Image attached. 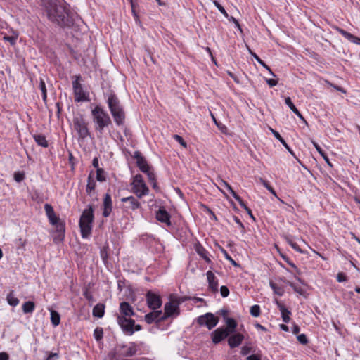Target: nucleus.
<instances>
[{"mask_svg": "<svg viewBox=\"0 0 360 360\" xmlns=\"http://www.w3.org/2000/svg\"><path fill=\"white\" fill-rule=\"evenodd\" d=\"M229 335V331L224 328H218L211 333L212 342L215 345L219 344Z\"/></svg>", "mask_w": 360, "mask_h": 360, "instance_id": "nucleus-12", "label": "nucleus"}, {"mask_svg": "<svg viewBox=\"0 0 360 360\" xmlns=\"http://www.w3.org/2000/svg\"><path fill=\"white\" fill-rule=\"evenodd\" d=\"M51 321L53 326H57L60 324V314L55 310L51 309Z\"/></svg>", "mask_w": 360, "mask_h": 360, "instance_id": "nucleus-31", "label": "nucleus"}, {"mask_svg": "<svg viewBox=\"0 0 360 360\" xmlns=\"http://www.w3.org/2000/svg\"><path fill=\"white\" fill-rule=\"evenodd\" d=\"M25 178V174L22 172H15L14 174V179L17 182H21Z\"/></svg>", "mask_w": 360, "mask_h": 360, "instance_id": "nucleus-51", "label": "nucleus"}, {"mask_svg": "<svg viewBox=\"0 0 360 360\" xmlns=\"http://www.w3.org/2000/svg\"><path fill=\"white\" fill-rule=\"evenodd\" d=\"M111 113L112 112H119V111H124L123 109H122V107L121 106V105L114 108L113 109L110 110Z\"/></svg>", "mask_w": 360, "mask_h": 360, "instance_id": "nucleus-62", "label": "nucleus"}, {"mask_svg": "<svg viewBox=\"0 0 360 360\" xmlns=\"http://www.w3.org/2000/svg\"><path fill=\"white\" fill-rule=\"evenodd\" d=\"M285 103L292 112H295V110L297 109L292 102L291 98L290 97H286L285 98Z\"/></svg>", "mask_w": 360, "mask_h": 360, "instance_id": "nucleus-45", "label": "nucleus"}, {"mask_svg": "<svg viewBox=\"0 0 360 360\" xmlns=\"http://www.w3.org/2000/svg\"><path fill=\"white\" fill-rule=\"evenodd\" d=\"M174 139L177 141L179 142L184 148H186L187 147V144L184 141V139L179 136V135H177V134H175L174 135Z\"/></svg>", "mask_w": 360, "mask_h": 360, "instance_id": "nucleus-48", "label": "nucleus"}, {"mask_svg": "<svg viewBox=\"0 0 360 360\" xmlns=\"http://www.w3.org/2000/svg\"><path fill=\"white\" fill-rule=\"evenodd\" d=\"M266 83L271 86H275L278 84V81L274 79H266Z\"/></svg>", "mask_w": 360, "mask_h": 360, "instance_id": "nucleus-57", "label": "nucleus"}, {"mask_svg": "<svg viewBox=\"0 0 360 360\" xmlns=\"http://www.w3.org/2000/svg\"><path fill=\"white\" fill-rule=\"evenodd\" d=\"M288 285L292 287L293 288V290L299 293L300 295H302L303 292H304V290L303 289L300 287V286H297L296 285H295L294 283H291V282H288Z\"/></svg>", "mask_w": 360, "mask_h": 360, "instance_id": "nucleus-49", "label": "nucleus"}, {"mask_svg": "<svg viewBox=\"0 0 360 360\" xmlns=\"http://www.w3.org/2000/svg\"><path fill=\"white\" fill-rule=\"evenodd\" d=\"M39 88L41 91L42 98L44 101H46V98H47L46 89L45 82L42 79H40Z\"/></svg>", "mask_w": 360, "mask_h": 360, "instance_id": "nucleus-42", "label": "nucleus"}, {"mask_svg": "<svg viewBox=\"0 0 360 360\" xmlns=\"http://www.w3.org/2000/svg\"><path fill=\"white\" fill-rule=\"evenodd\" d=\"M73 128L77 131L79 139H84L89 136L87 123L83 115H78L73 118Z\"/></svg>", "mask_w": 360, "mask_h": 360, "instance_id": "nucleus-7", "label": "nucleus"}, {"mask_svg": "<svg viewBox=\"0 0 360 360\" xmlns=\"http://www.w3.org/2000/svg\"><path fill=\"white\" fill-rule=\"evenodd\" d=\"M313 145L315 147V148L316 149V150L319 152V153L323 157V158L324 159V160L326 161V162L330 166V167H332V164L331 162H330L329 160V158L327 156V155L325 153V152L323 150V149L320 147V146L313 141Z\"/></svg>", "mask_w": 360, "mask_h": 360, "instance_id": "nucleus-34", "label": "nucleus"}, {"mask_svg": "<svg viewBox=\"0 0 360 360\" xmlns=\"http://www.w3.org/2000/svg\"><path fill=\"white\" fill-rule=\"evenodd\" d=\"M179 302L176 297H171L169 302L165 304V313L162 314L165 319H167L173 315L178 316L179 314Z\"/></svg>", "mask_w": 360, "mask_h": 360, "instance_id": "nucleus-8", "label": "nucleus"}, {"mask_svg": "<svg viewBox=\"0 0 360 360\" xmlns=\"http://www.w3.org/2000/svg\"><path fill=\"white\" fill-rule=\"evenodd\" d=\"M131 186L133 193L139 198H141L149 193V188L146 186L143 176L139 174L133 177Z\"/></svg>", "mask_w": 360, "mask_h": 360, "instance_id": "nucleus-5", "label": "nucleus"}, {"mask_svg": "<svg viewBox=\"0 0 360 360\" xmlns=\"http://www.w3.org/2000/svg\"><path fill=\"white\" fill-rule=\"evenodd\" d=\"M6 300L8 303L13 307L17 306L20 302L19 300L14 296L13 292H11L9 294H8Z\"/></svg>", "mask_w": 360, "mask_h": 360, "instance_id": "nucleus-35", "label": "nucleus"}, {"mask_svg": "<svg viewBox=\"0 0 360 360\" xmlns=\"http://www.w3.org/2000/svg\"><path fill=\"white\" fill-rule=\"evenodd\" d=\"M251 351H252V347L245 345V346L242 347L241 350H240V354L243 356H245V355L248 354Z\"/></svg>", "mask_w": 360, "mask_h": 360, "instance_id": "nucleus-52", "label": "nucleus"}, {"mask_svg": "<svg viewBox=\"0 0 360 360\" xmlns=\"http://www.w3.org/2000/svg\"><path fill=\"white\" fill-rule=\"evenodd\" d=\"M103 330L102 328L97 327L94 331V336L97 341L103 338Z\"/></svg>", "mask_w": 360, "mask_h": 360, "instance_id": "nucleus-39", "label": "nucleus"}, {"mask_svg": "<svg viewBox=\"0 0 360 360\" xmlns=\"http://www.w3.org/2000/svg\"><path fill=\"white\" fill-rule=\"evenodd\" d=\"M232 196L239 202L240 205L245 209L247 207V205L244 202V201L241 199V198L236 193L233 192Z\"/></svg>", "mask_w": 360, "mask_h": 360, "instance_id": "nucleus-46", "label": "nucleus"}, {"mask_svg": "<svg viewBox=\"0 0 360 360\" xmlns=\"http://www.w3.org/2000/svg\"><path fill=\"white\" fill-rule=\"evenodd\" d=\"M297 339L302 345H307L308 343V339L304 334L298 335Z\"/></svg>", "mask_w": 360, "mask_h": 360, "instance_id": "nucleus-47", "label": "nucleus"}, {"mask_svg": "<svg viewBox=\"0 0 360 360\" xmlns=\"http://www.w3.org/2000/svg\"><path fill=\"white\" fill-rule=\"evenodd\" d=\"M220 293L223 297H226L229 294V290L226 286H221L220 288Z\"/></svg>", "mask_w": 360, "mask_h": 360, "instance_id": "nucleus-54", "label": "nucleus"}, {"mask_svg": "<svg viewBox=\"0 0 360 360\" xmlns=\"http://www.w3.org/2000/svg\"><path fill=\"white\" fill-rule=\"evenodd\" d=\"M300 331V328L297 325H294L292 328V332L294 334H298Z\"/></svg>", "mask_w": 360, "mask_h": 360, "instance_id": "nucleus-60", "label": "nucleus"}, {"mask_svg": "<svg viewBox=\"0 0 360 360\" xmlns=\"http://www.w3.org/2000/svg\"><path fill=\"white\" fill-rule=\"evenodd\" d=\"M33 138L39 146L44 148H47L49 146L48 141L46 139L45 136L42 134H34L33 135Z\"/></svg>", "mask_w": 360, "mask_h": 360, "instance_id": "nucleus-29", "label": "nucleus"}, {"mask_svg": "<svg viewBox=\"0 0 360 360\" xmlns=\"http://www.w3.org/2000/svg\"><path fill=\"white\" fill-rule=\"evenodd\" d=\"M248 49L249 53L255 58V60L264 68H265L269 72L270 75L274 77L275 75L270 69V68L255 53L252 52L249 47H248Z\"/></svg>", "mask_w": 360, "mask_h": 360, "instance_id": "nucleus-30", "label": "nucleus"}, {"mask_svg": "<svg viewBox=\"0 0 360 360\" xmlns=\"http://www.w3.org/2000/svg\"><path fill=\"white\" fill-rule=\"evenodd\" d=\"M117 319L118 324L124 332L128 333L129 335H132L134 333V321L131 319V317L117 316Z\"/></svg>", "mask_w": 360, "mask_h": 360, "instance_id": "nucleus-10", "label": "nucleus"}, {"mask_svg": "<svg viewBox=\"0 0 360 360\" xmlns=\"http://www.w3.org/2000/svg\"><path fill=\"white\" fill-rule=\"evenodd\" d=\"M207 281L209 283V288L214 292L218 291V281L214 274L211 271H208L206 273Z\"/></svg>", "mask_w": 360, "mask_h": 360, "instance_id": "nucleus-19", "label": "nucleus"}, {"mask_svg": "<svg viewBox=\"0 0 360 360\" xmlns=\"http://www.w3.org/2000/svg\"><path fill=\"white\" fill-rule=\"evenodd\" d=\"M44 210L50 224L56 227L58 235L55 237V240H63L65 231V223L56 215L51 205L45 204Z\"/></svg>", "mask_w": 360, "mask_h": 360, "instance_id": "nucleus-3", "label": "nucleus"}, {"mask_svg": "<svg viewBox=\"0 0 360 360\" xmlns=\"http://www.w3.org/2000/svg\"><path fill=\"white\" fill-rule=\"evenodd\" d=\"M260 182L262 184V185L267 189L270 185L268 184V182L266 181H265L264 179H259Z\"/></svg>", "mask_w": 360, "mask_h": 360, "instance_id": "nucleus-64", "label": "nucleus"}, {"mask_svg": "<svg viewBox=\"0 0 360 360\" xmlns=\"http://www.w3.org/2000/svg\"><path fill=\"white\" fill-rule=\"evenodd\" d=\"M300 120H303L305 122V120L304 118V117L302 116V115L300 113V112L297 109L295 110V112H293Z\"/></svg>", "mask_w": 360, "mask_h": 360, "instance_id": "nucleus-63", "label": "nucleus"}, {"mask_svg": "<svg viewBox=\"0 0 360 360\" xmlns=\"http://www.w3.org/2000/svg\"><path fill=\"white\" fill-rule=\"evenodd\" d=\"M213 4L225 18H228L229 17L226 10L217 1L214 0Z\"/></svg>", "mask_w": 360, "mask_h": 360, "instance_id": "nucleus-41", "label": "nucleus"}, {"mask_svg": "<svg viewBox=\"0 0 360 360\" xmlns=\"http://www.w3.org/2000/svg\"><path fill=\"white\" fill-rule=\"evenodd\" d=\"M115 123L117 125H122L125 120V114L124 111H119L111 113Z\"/></svg>", "mask_w": 360, "mask_h": 360, "instance_id": "nucleus-26", "label": "nucleus"}, {"mask_svg": "<svg viewBox=\"0 0 360 360\" xmlns=\"http://www.w3.org/2000/svg\"><path fill=\"white\" fill-rule=\"evenodd\" d=\"M244 339L243 335L236 333L231 335L228 339V344L231 348L238 347Z\"/></svg>", "mask_w": 360, "mask_h": 360, "instance_id": "nucleus-17", "label": "nucleus"}, {"mask_svg": "<svg viewBox=\"0 0 360 360\" xmlns=\"http://www.w3.org/2000/svg\"><path fill=\"white\" fill-rule=\"evenodd\" d=\"M94 220V211L91 206L85 209L79 219V226L81 236L83 238H87L91 233L92 223Z\"/></svg>", "mask_w": 360, "mask_h": 360, "instance_id": "nucleus-4", "label": "nucleus"}, {"mask_svg": "<svg viewBox=\"0 0 360 360\" xmlns=\"http://www.w3.org/2000/svg\"><path fill=\"white\" fill-rule=\"evenodd\" d=\"M121 201L122 202H127L129 204L127 207L128 209H131L132 210H135L140 207V202L134 197V196H129L126 198H122L121 199Z\"/></svg>", "mask_w": 360, "mask_h": 360, "instance_id": "nucleus-21", "label": "nucleus"}, {"mask_svg": "<svg viewBox=\"0 0 360 360\" xmlns=\"http://www.w3.org/2000/svg\"><path fill=\"white\" fill-rule=\"evenodd\" d=\"M105 307L103 304H97L93 309V316L98 318H102L104 315Z\"/></svg>", "mask_w": 360, "mask_h": 360, "instance_id": "nucleus-28", "label": "nucleus"}, {"mask_svg": "<svg viewBox=\"0 0 360 360\" xmlns=\"http://www.w3.org/2000/svg\"><path fill=\"white\" fill-rule=\"evenodd\" d=\"M94 129L96 131L102 134L104 129L111 124V119L109 115L100 105H96L91 110Z\"/></svg>", "mask_w": 360, "mask_h": 360, "instance_id": "nucleus-2", "label": "nucleus"}, {"mask_svg": "<svg viewBox=\"0 0 360 360\" xmlns=\"http://www.w3.org/2000/svg\"><path fill=\"white\" fill-rule=\"evenodd\" d=\"M144 319L148 324H150L154 321L159 322L165 320L162 311H154L153 312H150L145 315Z\"/></svg>", "mask_w": 360, "mask_h": 360, "instance_id": "nucleus-13", "label": "nucleus"}, {"mask_svg": "<svg viewBox=\"0 0 360 360\" xmlns=\"http://www.w3.org/2000/svg\"><path fill=\"white\" fill-rule=\"evenodd\" d=\"M276 304L281 311V316L283 322L288 323L290 321V315L291 314V312L287 309L283 304H282L278 300H276Z\"/></svg>", "mask_w": 360, "mask_h": 360, "instance_id": "nucleus-23", "label": "nucleus"}, {"mask_svg": "<svg viewBox=\"0 0 360 360\" xmlns=\"http://www.w3.org/2000/svg\"><path fill=\"white\" fill-rule=\"evenodd\" d=\"M136 158L137 166L142 172H148V170L151 169L150 165L148 164L147 161L143 157L137 155H136Z\"/></svg>", "mask_w": 360, "mask_h": 360, "instance_id": "nucleus-22", "label": "nucleus"}, {"mask_svg": "<svg viewBox=\"0 0 360 360\" xmlns=\"http://www.w3.org/2000/svg\"><path fill=\"white\" fill-rule=\"evenodd\" d=\"M247 360H261V357L257 354H252L248 356Z\"/></svg>", "mask_w": 360, "mask_h": 360, "instance_id": "nucleus-58", "label": "nucleus"}, {"mask_svg": "<svg viewBox=\"0 0 360 360\" xmlns=\"http://www.w3.org/2000/svg\"><path fill=\"white\" fill-rule=\"evenodd\" d=\"M250 313L253 317H258L261 313L260 307L257 304L252 306L250 307Z\"/></svg>", "mask_w": 360, "mask_h": 360, "instance_id": "nucleus-38", "label": "nucleus"}, {"mask_svg": "<svg viewBox=\"0 0 360 360\" xmlns=\"http://www.w3.org/2000/svg\"><path fill=\"white\" fill-rule=\"evenodd\" d=\"M336 30L342 36H343L349 41L360 45V38L352 34L351 33L345 31L342 28L337 27Z\"/></svg>", "mask_w": 360, "mask_h": 360, "instance_id": "nucleus-20", "label": "nucleus"}, {"mask_svg": "<svg viewBox=\"0 0 360 360\" xmlns=\"http://www.w3.org/2000/svg\"><path fill=\"white\" fill-rule=\"evenodd\" d=\"M112 210V202L111 195L109 193H106L103 198V217H108L110 214Z\"/></svg>", "mask_w": 360, "mask_h": 360, "instance_id": "nucleus-16", "label": "nucleus"}, {"mask_svg": "<svg viewBox=\"0 0 360 360\" xmlns=\"http://www.w3.org/2000/svg\"><path fill=\"white\" fill-rule=\"evenodd\" d=\"M289 244L297 252H302V250L300 249V248L299 247V245L296 243H295V242H293L292 240H290L289 241Z\"/></svg>", "mask_w": 360, "mask_h": 360, "instance_id": "nucleus-55", "label": "nucleus"}, {"mask_svg": "<svg viewBox=\"0 0 360 360\" xmlns=\"http://www.w3.org/2000/svg\"><path fill=\"white\" fill-rule=\"evenodd\" d=\"M219 184L220 186L226 188L231 195H233V192H235L231 188V186L226 181L223 179H219Z\"/></svg>", "mask_w": 360, "mask_h": 360, "instance_id": "nucleus-43", "label": "nucleus"}, {"mask_svg": "<svg viewBox=\"0 0 360 360\" xmlns=\"http://www.w3.org/2000/svg\"><path fill=\"white\" fill-rule=\"evenodd\" d=\"M222 252H223L225 258L227 260H229L232 265H233L234 266H238L237 262L234 259H233V258L227 253V252L225 250L222 249Z\"/></svg>", "mask_w": 360, "mask_h": 360, "instance_id": "nucleus-44", "label": "nucleus"}, {"mask_svg": "<svg viewBox=\"0 0 360 360\" xmlns=\"http://www.w3.org/2000/svg\"><path fill=\"white\" fill-rule=\"evenodd\" d=\"M270 286L272 288V290H274L275 294H276L279 296H282L283 295L284 289L282 287L278 286L276 283H274L273 282L270 283Z\"/></svg>", "mask_w": 360, "mask_h": 360, "instance_id": "nucleus-37", "label": "nucleus"}, {"mask_svg": "<svg viewBox=\"0 0 360 360\" xmlns=\"http://www.w3.org/2000/svg\"><path fill=\"white\" fill-rule=\"evenodd\" d=\"M120 314L119 316H123L124 317H131L134 315L133 307L127 302H122L120 304Z\"/></svg>", "mask_w": 360, "mask_h": 360, "instance_id": "nucleus-15", "label": "nucleus"}, {"mask_svg": "<svg viewBox=\"0 0 360 360\" xmlns=\"http://www.w3.org/2000/svg\"><path fill=\"white\" fill-rule=\"evenodd\" d=\"M147 174L149 181L152 182L156 181L155 174L154 172L150 169L148 172H144Z\"/></svg>", "mask_w": 360, "mask_h": 360, "instance_id": "nucleus-53", "label": "nucleus"}, {"mask_svg": "<svg viewBox=\"0 0 360 360\" xmlns=\"http://www.w3.org/2000/svg\"><path fill=\"white\" fill-rule=\"evenodd\" d=\"M219 322V318L212 313H206L198 318V323L200 326H206L209 330L214 328Z\"/></svg>", "mask_w": 360, "mask_h": 360, "instance_id": "nucleus-9", "label": "nucleus"}, {"mask_svg": "<svg viewBox=\"0 0 360 360\" xmlns=\"http://www.w3.org/2000/svg\"><path fill=\"white\" fill-rule=\"evenodd\" d=\"M15 38L13 37H4V40L9 41L11 44H14L15 43Z\"/></svg>", "mask_w": 360, "mask_h": 360, "instance_id": "nucleus-61", "label": "nucleus"}, {"mask_svg": "<svg viewBox=\"0 0 360 360\" xmlns=\"http://www.w3.org/2000/svg\"><path fill=\"white\" fill-rule=\"evenodd\" d=\"M44 13L51 22L60 27H70L73 24L72 13L63 3L56 0H46Z\"/></svg>", "mask_w": 360, "mask_h": 360, "instance_id": "nucleus-1", "label": "nucleus"}, {"mask_svg": "<svg viewBox=\"0 0 360 360\" xmlns=\"http://www.w3.org/2000/svg\"><path fill=\"white\" fill-rule=\"evenodd\" d=\"M272 134L275 136L276 139H277L282 145L288 150V151L292 155L295 156L294 152L288 146L285 141L282 138V136L280 135V134L276 131V130H274L273 129H271Z\"/></svg>", "mask_w": 360, "mask_h": 360, "instance_id": "nucleus-27", "label": "nucleus"}, {"mask_svg": "<svg viewBox=\"0 0 360 360\" xmlns=\"http://www.w3.org/2000/svg\"><path fill=\"white\" fill-rule=\"evenodd\" d=\"M337 280L338 282H344L347 280V278L344 274L339 273L337 276Z\"/></svg>", "mask_w": 360, "mask_h": 360, "instance_id": "nucleus-56", "label": "nucleus"}, {"mask_svg": "<svg viewBox=\"0 0 360 360\" xmlns=\"http://www.w3.org/2000/svg\"><path fill=\"white\" fill-rule=\"evenodd\" d=\"M229 21L230 22H232L234 23V25H236V27L238 29V30L242 33L243 32V30L238 21V20H236L234 17L233 16H229L228 18Z\"/></svg>", "mask_w": 360, "mask_h": 360, "instance_id": "nucleus-50", "label": "nucleus"}, {"mask_svg": "<svg viewBox=\"0 0 360 360\" xmlns=\"http://www.w3.org/2000/svg\"><path fill=\"white\" fill-rule=\"evenodd\" d=\"M96 179L98 181H105V172L101 168H98L96 170Z\"/></svg>", "mask_w": 360, "mask_h": 360, "instance_id": "nucleus-40", "label": "nucleus"}, {"mask_svg": "<svg viewBox=\"0 0 360 360\" xmlns=\"http://www.w3.org/2000/svg\"><path fill=\"white\" fill-rule=\"evenodd\" d=\"M107 103L110 110L120 105L118 98L114 94L108 96Z\"/></svg>", "mask_w": 360, "mask_h": 360, "instance_id": "nucleus-25", "label": "nucleus"}, {"mask_svg": "<svg viewBox=\"0 0 360 360\" xmlns=\"http://www.w3.org/2000/svg\"><path fill=\"white\" fill-rule=\"evenodd\" d=\"M122 348L124 349L123 355L127 357L136 355L139 350L138 345L134 342H130L127 345H124Z\"/></svg>", "mask_w": 360, "mask_h": 360, "instance_id": "nucleus-18", "label": "nucleus"}, {"mask_svg": "<svg viewBox=\"0 0 360 360\" xmlns=\"http://www.w3.org/2000/svg\"><path fill=\"white\" fill-rule=\"evenodd\" d=\"M9 356L6 352H1L0 353V360H8Z\"/></svg>", "mask_w": 360, "mask_h": 360, "instance_id": "nucleus-59", "label": "nucleus"}, {"mask_svg": "<svg viewBox=\"0 0 360 360\" xmlns=\"http://www.w3.org/2000/svg\"><path fill=\"white\" fill-rule=\"evenodd\" d=\"M95 186H96V183L90 174L88 177L87 185H86V192L89 194H90L91 193V191L94 190Z\"/></svg>", "mask_w": 360, "mask_h": 360, "instance_id": "nucleus-36", "label": "nucleus"}, {"mask_svg": "<svg viewBox=\"0 0 360 360\" xmlns=\"http://www.w3.org/2000/svg\"><path fill=\"white\" fill-rule=\"evenodd\" d=\"M156 219L168 226H171L170 215L164 207H160L157 211Z\"/></svg>", "mask_w": 360, "mask_h": 360, "instance_id": "nucleus-14", "label": "nucleus"}, {"mask_svg": "<svg viewBox=\"0 0 360 360\" xmlns=\"http://www.w3.org/2000/svg\"><path fill=\"white\" fill-rule=\"evenodd\" d=\"M72 81V89L75 102H84L89 101V94L82 85L81 76L75 75Z\"/></svg>", "mask_w": 360, "mask_h": 360, "instance_id": "nucleus-6", "label": "nucleus"}, {"mask_svg": "<svg viewBox=\"0 0 360 360\" xmlns=\"http://www.w3.org/2000/svg\"><path fill=\"white\" fill-rule=\"evenodd\" d=\"M148 306L153 310L159 309L162 305V300L160 295L148 291L146 295Z\"/></svg>", "mask_w": 360, "mask_h": 360, "instance_id": "nucleus-11", "label": "nucleus"}, {"mask_svg": "<svg viewBox=\"0 0 360 360\" xmlns=\"http://www.w3.org/2000/svg\"><path fill=\"white\" fill-rule=\"evenodd\" d=\"M195 251L201 257H202L205 260L206 262L209 264L212 262L209 257L208 252L204 248L202 245H201L200 244L196 245Z\"/></svg>", "mask_w": 360, "mask_h": 360, "instance_id": "nucleus-24", "label": "nucleus"}, {"mask_svg": "<svg viewBox=\"0 0 360 360\" xmlns=\"http://www.w3.org/2000/svg\"><path fill=\"white\" fill-rule=\"evenodd\" d=\"M34 308L35 304L32 301L25 302L22 307V311L25 314L32 313Z\"/></svg>", "mask_w": 360, "mask_h": 360, "instance_id": "nucleus-32", "label": "nucleus"}, {"mask_svg": "<svg viewBox=\"0 0 360 360\" xmlns=\"http://www.w3.org/2000/svg\"><path fill=\"white\" fill-rule=\"evenodd\" d=\"M226 328L225 329H227L228 331H229V334L232 333L237 326L236 321L232 318H227L226 320Z\"/></svg>", "mask_w": 360, "mask_h": 360, "instance_id": "nucleus-33", "label": "nucleus"}]
</instances>
